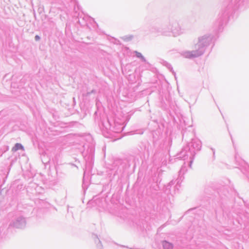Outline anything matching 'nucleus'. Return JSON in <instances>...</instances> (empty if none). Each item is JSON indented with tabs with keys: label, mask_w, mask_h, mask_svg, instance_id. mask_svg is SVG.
<instances>
[{
	"label": "nucleus",
	"mask_w": 249,
	"mask_h": 249,
	"mask_svg": "<svg viewBox=\"0 0 249 249\" xmlns=\"http://www.w3.org/2000/svg\"><path fill=\"white\" fill-rule=\"evenodd\" d=\"M164 247L165 248L166 247H169L170 248H172V246L171 245H170L169 244L167 243H166L164 245Z\"/></svg>",
	"instance_id": "f03ea898"
},
{
	"label": "nucleus",
	"mask_w": 249,
	"mask_h": 249,
	"mask_svg": "<svg viewBox=\"0 0 249 249\" xmlns=\"http://www.w3.org/2000/svg\"><path fill=\"white\" fill-rule=\"evenodd\" d=\"M23 147L21 144L16 143L15 146L12 148V151L15 152L19 149L23 150Z\"/></svg>",
	"instance_id": "f257e3e1"
},
{
	"label": "nucleus",
	"mask_w": 249,
	"mask_h": 249,
	"mask_svg": "<svg viewBox=\"0 0 249 249\" xmlns=\"http://www.w3.org/2000/svg\"><path fill=\"white\" fill-rule=\"evenodd\" d=\"M35 38H36V40H38L39 39V38H39V36H35Z\"/></svg>",
	"instance_id": "20e7f679"
},
{
	"label": "nucleus",
	"mask_w": 249,
	"mask_h": 249,
	"mask_svg": "<svg viewBox=\"0 0 249 249\" xmlns=\"http://www.w3.org/2000/svg\"><path fill=\"white\" fill-rule=\"evenodd\" d=\"M136 55L138 57H142V54L140 53L136 52Z\"/></svg>",
	"instance_id": "7ed1b4c3"
}]
</instances>
